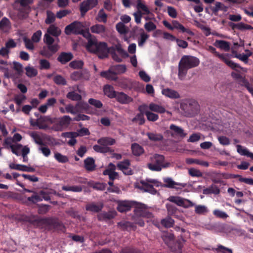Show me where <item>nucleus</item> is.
Wrapping results in <instances>:
<instances>
[{
    "instance_id": "obj_47",
    "label": "nucleus",
    "mask_w": 253,
    "mask_h": 253,
    "mask_svg": "<svg viewBox=\"0 0 253 253\" xmlns=\"http://www.w3.org/2000/svg\"><path fill=\"white\" fill-rule=\"evenodd\" d=\"M25 70L26 75L30 78L36 77L38 74L37 70L33 67L27 66L25 68Z\"/></svg>"
},
{
    "instance_id": "obj_25",
    "label": "nucleus",
    "mask_w": 253,
    "mask_h": 253,
    "mask_svg": "<svg viewBox=\"0 0 253 253\" xmlns=\"http://www.w3.org/2000/svg\"><path fill=\"white\" fill-rule=\"evenodd\" d=\"M101 77L104 78L107 80L111 81H116L118 79L117 75L111 68L108 71H102L100 74Z\"/></svg>"
},
{
    "instance_id": "obj_28",
    "label": "nucleus",
    "mask_w": 253,
    "mask_h": 253,
    "mask_svg": "<svg viewBox=\"0 0 253 253\" xmlns=\"http://www.w3.org/2000/svg\"><path fill=\"white\" fill-rule=\"evenodd\" d=\"M162 92L165 96L172 99L180 98V95L177 91L170 88L164 89L163 90Z\"/></svg>"
},
{
    "instance_id": "obj_21",
    "label": "nucleus",
    "mask_w": 253,
    "mask_h": 253,
    "mask_svg": "<svg viewBox=\"0 0 253 253\" xmlns=\"http://www.w3.org/2000/svg\"><path fill=\"white\" fill-rule=\"evenodd\" d=\"M103 92L104 94L110 98H115L118 93L114 90L113 86L109 84H106L104 86Z\"/></svg>"
},
{
    "instance_id": "obj_61",
    "label": "nucleus",
    "mask_w": 253,
    "mask_h": 253,
    "mask_svg": "<svg viewBox=\"0 0 253 253\" xmlns=\"http://www.w3.org/2000/svg\"><path fill=\"white\" fill-rule=\"evenodd\" d=\"M118 226L123 230H127L128 228H133L134 224L130 222H120L118 223Z\"/></svg>"
},
{
    "instance_id": "obj_50",
    "label": "nucleus",
    "mask_w": 253,
    "mask_h": 253,
    "mask_svg": "<svg viewBox=\"0 0 253 253\" xmlns=\"http://www.w3.org/2000/svg\"><path fill=\"white\" fill-rule=\"evenodd\" d=\"M166 208L169 216L175 215L178 211L177 208L175 206L170 204H167Z\"/></svg>"
},
{
    "instance_id": "obj_59",
    "label": "nucleus",
    "mask_w": 253,
    "mask_h": 253,
    "mask_svg": "<svg viewBox=\"0 0 253 253\" xmlns=\"http://www.w3.org/2000/svg\"><path fill=\"white\" fill-rule=\"evenodd\" d=\"M149 38V35L144 32L141 33L140 39L138 41L139 46H142Z\"/></svg>"
},
{
    "instance_id": "obj_33",
    "label": "nucleus",
    "mask_w": 253,
    "mask_h": 253,
    "mask_svg": "<svg viewBox=\"0 0 253 253\" xmlns=\"http://www.w3.org/2000/svg\"><path fill=\"white\" fill-rule=\"evenodd\" d=\"M169 128L173 131L175 134L179 136L181 138H183L186 135V133L184 132V130L181 127L173 124L170 126Z\"/></svg>"
},
{
    "instance_id": "obj_54",
    "label": "nucleus",
    "mask_w": 253,
    "mask_h": 253,
    "mask_svg": "<svg viewBox=\"0 0 253 253\" xmlns=\"http://www.w3.org/2000/svg\"><path fill=\"white\" fill-rule=\"evenodd\" d=\"M154 159H155L154 163L158 166H161L162 168V165H163L165 161L164 156L162 155L156 154L154 156Z\"/></svg>"
},
{
    "instance_id": "obj_40",
    "label": "nucleus",
    "mask_w": 253,
    "mask_h": 253,
    "mask_svg": "<svg viewBox=\"0 0 253 253\" xmlns=\"http://www.w3.org/2000/svg\"><path fill=\"white\" fill-rule=\"evenodd\" d=\"M119 253H143L140 249L133 247H126L123 248Z\"/></svg>"
},
{
    "instance_id": "obj_45",
    "label": "nucleus",
    "mask_w": 253,
    "mask_h": 253,
    "mask_svg": "<svg viewBox=\"0 0 253 253\" xmlns=\"http://www.w3.org/2000/svg\"><path fill=\"white\" fill-rule=\"evenodd\" d=\"M174 222V220L169 215L161 220L162 225L167 228H169L173 226Z\"/></svg>"
},
{
    "instance_id": "obj_42",
    "label": "nucleus",
    "mask_w": 253,
    "mask_h": 253,
    "mask_svg": "<svg viewBox=\"0 0 253 253\" xmlns=\"http://www.w3.org/2000/svg\"><path fill=\"white\" fill-rule=\"evenodd\" d=\"M46 13V18L45 20V23L49 25L54 23L56 16L50 10H47Z\"/></svg>"
},
{
    "instance_id": "obj_29",
    "label": "nucleus",
    "mask_w": 253,
    "mask_h": 253,
    "mask_svg": "<svg viewBox=\"0 0 253 253\" xmlns=\"http://www.w3.org/2000/svg\"><path fill=\"white\" fill-rule=\"evenodd\" d=\"M87 184L88 186L97 190H104L107 187V184L105 183L95 182L91 180L87 182Z\"/></svg>"
},
{
    "instance_id": "obj_37",
    "label": "nucleus",
    "mask_w": 253,
    "mask_h": 253,
    "mask_svg": "<svg viewBox=\"0 0 253 253\" xmlns=\"http://www.w3.org/2000/svg\"><path fill=\"white\" fill-rule=\"evenodd\" d=\"M107 14L105 12L103 8L100 9L96 17V20L99 22L106 23L107 21Z\"/></svg>"
},
{
    "instance_id": "obj_6",
    "label": "nucleus",
    "mask_w": 253,
    "mask_h": 253,
    "mask_svg": "<svg viewBox=\"0 0 253 253\" xmlns=\"http://www.w3.org/2000/svg\"><path fill=\"white\" fill-rule=\"evenodd\" d=\"M132 204L133 207L134 208L133 216H142L147 218L153 217L152 213L147 210V206L146 205L134 201Z\"/></svg>"
},
{
    "instance_id": "obj_7",
    "label": "nucleus",
    "mask_w": 253,
    "mask_h": 253,
    "mask_svg": "<svg viewBox=\"0 0 253 253\" xmlns=\"http://www.w3.org/2000/svg\"><path fill=\"white\" fill-rule=\"evenodd\" d=\"M208 50L210 52L213 53L214 54V55L216 56H217L219 57L221 60H222L227 65H228L229 67H230L231 68H232L233 70H235L236 71H238L236 70V68H239L241 70L243 69V68H242L241 66H240L238 64L234 63L232 60H229L224 55L222 54H219L218 52H217L216 51V49L212 46H209L208 47Z\"/></svg>"
},
{
    "instance_id": "obj_39",
    "label": "nucleus",
    "mask_w": 253,
    "mask_h": 253,
    "mask_svg": "<svg viewBox=\"0 0 253 253\" xmlns=\"http://www.w3.org/2000/svg\"><path fill=\"white\" fill-rule=\"evenodd\" d=\"M228 7L220 2H216L215 6L211 7L212 12L216 15L219 10L226 11Z\"/></svg>"
},
{
    "instance_id": "obj_2",
    "label": "nucleus",
    "mask_w": 253,
    "mask_h": 253,
    "mask_svg": "<svg viewBox=\"0 0 253 253\" xmlns=\"http://www.w3.org/2000/svg\"><path fill=\"white\" fill-rule=\"evenodd\" d=\"M43 41L47 45L42 47L40 54L43 57L50 58L58 50L59 46L57 43H53L54 39L47 33L44 35Z\"/></svg>"
},
{
    "instance_id": "obj_15",
    "label": "nucleus",
    "mask_w": 253,
    "mask_h": 253,
    "mask_svg": "<svg viewBox=\"0 0 253 253\" xmlns=\"http://www.w3.org/2000/svg\"><path fill=\"white\" fill-rule=\"evenodd\" d=\"M134 201H118L117 210L120 212H125L130 210L133 207L132 203Z\"/></svg>"
},
{
    "instance_id": "obj_49",
    "label": "nucleus",
    "mask_w": 253,
    "mask_h": 253,
    "mask_svg": "<svg viewBox=\"0 0 253 253\" xmlns=\"http://www.w3.org/2000/svg\"><path fill=\"white\" fill-rule=\"evenodd\" d=\"M147 135L149 139L151 141H159L163 139V136L161 134L148 132Z\"/></svg>"
},
{
    "instance_id": "obj_44",
    "label": "nucleus",
    "mask_w": 253,
    "mask_h": 253,
    "mask_svg": "<svg viewBox=\"0 0 253 253\" xmlns=\"http://www.w3.org/2000/svg\"><path fill=\"white\" fill-rule=\"evenodd\" d=\"M53 81L55 84L58 85H65L67 84L66 79L60 75H55L53 78Z\"/></svg>"
},
{
    "instance_id": "obj_36",
    "label": "nucleus",
    "mask_w": 253,
    "mask_h": 253,
    "mask_svg": "<svg viewBox=\"0 0 253 253\" xmlns=\"http://www.w3.org/2000/svg\"><path fill=\"white\" fill-rule=\"evenodd\" d=\"M37 212L39 214H45L48 212L51 207L45 204H37Z\"/></svg>"
},
{
    "instance_id": "obj_4",
    "label": "nucleus",
    "mask_w": 253,
    "mask_h": 253,
    "mask_svg": "<svg viewBox=\"0 0 253 253\" xmlns=\"http://www.w3.org/2000/svg\"><path fill=\"white\" fill-rule=\"evenodd\" d=\"M40 225H43L48 231L64 232L65 230L62 222L57 218L53 217L41 218Z\"/></svg>"
},
{
    "instance_id": "obj_64",
    "label": "nucleus",
    "mask_w": 253,
    "mask_h": 253,
    "mask_svg": "<svg viewBox=\"0 0 253 253\" xmlns=\"http://www.w3.org/2000/svg\"><path fill=\"white\" fill-rule=\"evenodd\" d=\"M208 211L207 207L205 206L198 205L195 207V212L199 214L205 213Z\"/></svg>"
},
{
    "instance_id": "obj_38",
    "label": "nucleus",
    "mask_w": 253,
    "mask_h": 253,
    "mask_svg": "<svg viewBox=\"0 0 253 253\" xmlns=\"http://www.w3.org/2000/svg\"><path fill=\"white\" fill-rule=\"evenodd\" d=\"M105 30V27L101 24H95L90 27L91 32L95 34H102L104 33Z\"/></svg>"
},
{
    "instance_id": "obj_27",
    "label": "nucleus",
    "mask_w": 253,
    "mask_h": 253,
    "mask_svg": "<svg viewBox=\"0 0 253 253\" xmlns=\"http://www.w3.org/2000/svg\"><path fill=\"white\" fill-rule=\"evenodd\" d=\"M214 45L221 49H223L225 51L230 50V43L228 42L223 40H216Z\"/></svg>"
},
{
    "instance_id": "obj_8",
    "label": "nucleus",
    "mask_w": 253,
    "mask_h": 253,
    "mask_svg": "<svg viewBox=\"0 0 253 253\" xmlns=\"http://www.w3.org/2000/svg\"><path fill=\"white\" fill-rule=\"evenodd\" d=\"M83 25L81 22L74 21L67 25L65 28V33L67 35L71 34L79 35L83 32Z\"/></svg>"
},
{
    "instance_id": "obj_10",
    "label": "nucleus",
    "mask_w": 253,
    "mask_h": 253,
    "mask_svg": "<svg viewBox=\"0 0 253 253\" xmlns=\"http://www.w3.org/2000/svg\"><path fill=\"white\" fill-rule=\"evenodd\" d=\"M180 108L183 111H198L200 106L195 100L187 99L181 101Z\"/></svg>"
},
{
    "instance_id": "obj_35",
    "label": "nucleus",
    "mask_w": 253,
    "mask_h": 253,
    "mask_svg": "<svg viewBox=\"0 0 253 253\" xmlns=\"http://www.w3.org/2000/svg\"><path fill=\"white\" fill-rule=\"evenodd\" d=\"M97 143L102 146L112 145L115 143V140L110 137H102L97 140Z\"/></svg>"
},
{
    "instance_id": "obj_34",
    "label": "nucleus",
    "mask_w": 253,
    "mask_h": 253,
    "mask_svg": "<svg viewBox=\"0 0 253 253\" xmlns=\"http://www.w3.org/2000/svg\"><path fill=\"white\" fill-rule=\"evenodd\" d=\"M131 147L132 153L135 156H139L144 152L143 147L137 143L132 144Z\"/></svg>"
},
{
    "instance_id": "obj_32",
    "label": "nucleus",
    "mask_w": 253,
    "mask_h": 253,
    "mask_svg": "<svg viewBox=\"0 0 253 253\" xmlns=\"http://www.w3.org/2000/svg\"><path fill=\"white\" fill-rule=\"evenodd\" d=\"M220 189L217 186L212 184L209 188L204 189L203 193L205 195H209L212 193L217 195L220 193Z\"/></svg>"
},
{
    "instance_id": "obj_1",
    "label": "nucleus",
    "mask_w": 253,
    "mask_h": 253,
    "mask_svg": "<svg viewBox=\"0 0 253 253\" xmlns=\"http://www.w3.org/2000/svg\"><path fill=\"white\" fill-rule=\"evenodd\" d=\"M200 64L199 59L191 55H183L178 63V77L182 80L187 74L190 69L197 67Z\"/></svg>"
},
{
    "instance_id": "obj_17",
    "label": "nucleus",
    "mask_w": 253,
    "mask_h": 253,
    "mask_svg": "<svg viewBox=\"0 0 253 253\" xmlns=\"http://www.w3.org/2000/svg\"><path fill=\"white\" fill-rule=\"evenodd\" d=\"M117 101L122 104H128L132 102V98L123 92H118L115 98Z\"/></svg>"
},
{
    "instance_id": "obj_55",
    "label": "nucleus",
    "mask_w": 253,
    "mask_h": 253,
    "mask_svg": "<svg viewBox=\"0 0 253 253\" xmlns=\"http://www.w3.org/2000/svg\"><path fill=\"white\" fill-rule=\"evenodd\" d=\"M93 148L95 151L102 153H106L110 151V148L108 147H102L98 145H94Z\"/></svg>"
},
{
    "instance_id": "obj_46",
    "label": "nucleus",
    "mask_w": 253,
    "mask_h": 253,
    "mask_svg": "<svg viewBox=\"0 0 253 253\" xmlns=\"http://www.w3.org/2000/svg\"><path fill=\"white\" fill-rule=\"evenodd\" d=\"M72 121H73V118H70L68 116H64L60 119L58 124L61 127H66L70 124Z\"/></svg>"
},
{
    "instance_id": "obj_24",
    "label": "nucleus",
    "mask_w": 253,
    "mask_h": 253,
    "mask_svg": "<svg viewBox=\"0 0 253 253\" xmlns=\"http://www.w3.org/2000/svg\"><path fill=\"white\" fill-rule=\"evenodd\" d=\"M84 165L85 169L89 171H92L95 169L96 165L95 161L92 157H88L84 160Z\"/></svg>"
},
{
    "instance_id": "obj_30",
    "label": "nucleus",
    "mask_w": 253,
    "mask_h": 253,
    "mask_svg": "<svg viewBox=\"0 0 253 253\" xmlns=\"http://www.w3.org/2000/svg\"><path fill=\"white\" fill-rule=\"evenodd\" d=\"M60 29L55 25L52 24L47 29V33L50 35L57 37L61 34Z\"/></svg>"
},
{
    "instance_id": "obj_12",
    "label": "nucleus",
    "mask_w": 253,
    "mask_h": 253,
    "mask_svg": "<svg viewBox=\"0 0 253 253\" xmlns=\"http://www.w3.org/2000/svg\"><path fill=\"white\" fill-rule=\"evenodd\" d=\"M165 183L162 185V187L181 190L182 188L185 187L186 183L176 182L173 180L171 177H165L163 179Z\"/></svg>"
},
{
    "instance_id": "obj_3",
    "label": "nucleus",
    "mask_w": 253,
    "mask_h": 253,
    "mask_svg": "<svg viewBox=\"0 0 253 253\" xmlns=\"http://www.w3.org/2000/svg\"><path fill=\"white\" fill-rule=\"evenodd\" d=\"M86 48L90 52L97 54L100 59L108 57V45L105 42H98L96 39L93 42L90 41L86 45Z\"/></svg>"
},
{
    "instance_id": "obj_26",
    "label": "nucleus",
    "mask_w": 253,
    "mask_h": 253,
    "mask_svg": "<svg viewBox=\"0 0 253 253\" xmlns=\"http://www.w3.org/2000/svg\"><path fill=\"white\" fill-rule=\"evenodd\" d=\"M162 239L164 243L169 247V245L173 242L174 239L173 234L171 232H165L162 235Z\"/></svg>"
},
{
    "instance_id": "obj_14",
    "label": "nucleus",
    "mask_w": 253,
    "mask_h": 253,
    "mask_svg": "<svg viewBox=\"0 0 253 253\" xmlns=\"http://www.w3.org/2000/svg\"><path fill=\"white\" fill-rule=\"evenodd\" d=\"M185 240L182 235L178 236L176 240L175 239L168 247L172 252L181 253Z\"/></svg>"
},
{
    "instance_id": "obj_56",
    "label": "nucleus",
    "mask_w": 253,
    "mask_h": 253,
    "mask_svg": "<svg viewBox=\"0 0 253 253\" xmlns=\"http://www.w3.org/2000/svg\"><path fill=\"white\" fill-rule=\"evenodd\" d=\"M81 35H82L87 40V45L89 44L90 41L93 42L96 40V38L94 36H92L88 31H84L83 30V32Z\"/></svg>"
},
{
    "instance_id": "obj_16",
    "label": "nucleus",
    "mask_w": 253,
    "mask_h": 253,
    "mask_svg": "<svg viewBox=\"0 0 253 253\" xmlns=\"http://www.w3.org/2000/svg\"><path fill=\"white\" fill-rule=\"evenodd\" d=\"M130 163L129 160L126 159L122 162H120L117 164L118 168L122 170L123 172L127 175L133 174L132 170L129 168Z\"/></svg>"
},
{
    "instance_id": "obj_58",
    "label": "nucleus",
    "mask_w": 253,
    "mask_h": 253,
    "mask_svg": "<svg viewBox=\"0 0 253 253\" xmlns=\"http://www.w3.org/2000/svg\"><path fill=\"white\" fill-rule=\"evenodd\" d=\"M144 114L146 115L148 120L149 121L154 122L158 119V115L152 112H144Z\"/></svg>"
},
{
    "instance_id": "obj_51",
    "label": "nucleus",
    "mask_w": 253,
    "mask_h": 253,
    "mask_svg": "<svg viewBox=\"0 0 253 253\" xmlns=\"http://www.w3.org/2000/svg\"><path fill=\"white\" fill-rule=\"evenodd\" d=\"M54 157L59 163H65L69 161L68 158L67 156L63 155L58 152L55 153Z\"/></svg>"
},
{
    "instance_id": "obj_20",
    "label": "nucleus",
    "mask_w": 253,
    "mask_h": 253,
    "mask_svg": "<svg viewBox=\"0 0 253 253\" xmlns=\"http://www.w3.org/2000/svg\"><path fill=\"white\" fill-rule=\"evenodd\" d=\"M41 218L35 215L32 216H23L21 217V220L27 222H29L31 224L35 226H40L41 223Z\"/></svg>"
},
{
    "instance_id": "obj_60",
    "label": "nucleus",
    "mask_w": 253,
    "mask_h": 253,
    "mask_svg": "<svg viewBox=\"0 0 253 253\" xmlns=\"http://www.w3.org/2000/svg\"><path fill=\"white\" fill-rule=\"evenodd\" d=\"M232 53L234 54L235 57L240 59L245 63H248V56L245 54H238L236 51H232Z\"/></svg>"
},
{
    "instance_id": "obj_62",
    "label": "nucleus",
    "mask_w": 253,
    "mask_h": 253,
    "mask_svg": "<svg viewBox=\"0 0 253 253\" xmlns=\"http://www.w3.org/2000/svg\"><path fill=\"white\" fill-rule=\"evenodd\" d=\"M22 147L23 146L21 144H17L16 145L10 146V149L12 152L17 156H19L20 155L19 150H20Z\"/></svg>"
},
{
    "instance_id": "obj_23",
    "label": "nucleus",
    "mask_w": 253,
    "mask_h": 253,
    "mask_svg": "<svg viewBox=\"0 0 253 253\" xmlns=\"http://www.w3.org/2000/svg\"><path fill=\"white\" fill-rule=\"evenodd\" d=\"M172 24L174 29L179 30L182 33H186L190 36H193L194 33L189 29L185 28L181 23L177 20H173Z\"/></svg>"
},
{
    "instance_id": "obj_19",
    "label": "nucleus",
    "mask_w": 253,
    "mask_h": 253,
    "mask_svg": "<svg viewBox=\"0 0 253 253\" xmlns=\"http://www.w3.org/2000/svg\"><path fill=\"white\" fill-rule=\"evenodd\" d=\"M9 167L11 169L21 170L23 171L35 172L36 170L33 167H28L25 165L20 164H15L14 163L10 164Z\"/></svg>"
},
{
    "instance_id": "obj_57",
    "label": "nucleus",
    "mask_w": 253,
    "mask_h": 253,
    "mask_svg": "<svg viewBox=\"0 0 253 253\" xmlns=\"http://www.w3.org/2000/svg\"><path fill=\"white\" fill-rule=\"evenodd\" d=\"M40 68L41 70H47L50 67V64L49 62L46 59H41L39 62Z\"/></svg>"
},
{
    "instance_id": "obj_43",
    "label": "nucleus",
    "mask_w": 253,
    "mask_h": 253,
    "mask_svg": "<svg viewBox=\"0 0 253 253\" xmlns=\"http://www.w3.org/2000/svg\"><path fill=\"white\" fill-rule=\"evenodd\" d=\"M144 112H140L131 121L134 123H138L139 125H142L145 123V119L144 118Z\"/></svg>"
},
{
    "instance_id": "obj_18",
    "label": "nucleus",
    "mask_w": 253,
    "mask_h": 253,
    "mask_svg": "<svg viewBox=\"0 0 253 253\" xmlns=\"http://www.w3.org/2000/svg\"><path fill=\"white\" fill-rule=\"evenodd\" d=\"M74 56L71 52H62L58 56L57 60L62 64H65L70 61Z\"/></svg>"
},
{
    "instance_id": "obj_53",
    "label": "nucleus",
    "mask_w": 253,
    "mask_h": 253,
    "mask_svg": "<svg viewBox=\"0 0 253 253\" xmlns=\"http://www.w3.org/2000/svg\"><path fill=\"white\" fill-rule=\"evenodd\" d=\"M83 66L84 62L81 60H74L69 64V66L73 69H81Z\"/></svg>"
},
{
    "instance_id": "obj_63",
    "label": "nucleus",
    "mask_w": 253,
    "mask_h": 253,
    "mask_svg": "<svg viewBox=\"0 0 253 253\" xmlns=\"http://www.w3.org/2000/svg\"><path fill=\"white\" fill-rule=\"evenodd\" d=\"M13 64L14 70L17 72L18 74L21 75L23 71L22 65L21 63L16 61H14L13 62Z\"/></svg>"
},
{
    "instance_id": "obj_9",
    "label": "nucleus",
    "mask_w": 253,
    "mask_h": 253,
    "mask_svg": "<svg viewBox=\"0 0 253 253\" xmlns=\"http://www.w3.org/2000/svg\"><path fill=\"white\" fill-rule=\"evenodd\" d=\"M167 200L174 203L178 206L182 207L184 208L193 207L195 205L192 202L188 199L176 196H169L167 199Z\"/></svg>"
},
{
    "instance_id": "obj_48",
    "label": "nucleus",
    "mask_w": 253,
    "mask_h": 253,
    "mask_svg": "<svg viewBox=\"0 0 253 253\" xmlns=\"http://www.w3.org/2000/svg\"><path fill=\"white\" fill-rule=\"evenodd\" d=\"M66 97L67 98L73 101H80L82 99L81 95L75 92L74 91L69 92Z\"/></svg>"
},
{
    "instance_id": "obj_13",
    "label": "nucleus",
    "mask_w": 253,
    "mask_h": 253,
    "mask_svg": "<svg viewBox=\"0 0 253 253\" xmlns=\"http://www.w3.org/2000/svg\"><path fill=\"white\" fill-rule=\"evenodd\" d=\"M71 79L74 81L79 80L87 81L89 79L90 74L86 70L75 71L70 75Z\"/></svg>"
},
{
    "instance_id": "obj_11",
    "label": "nucleus",
    "mask_w": 253,
    "mask_h": 253,
    "mask_svg": "<svg viewBox=\"0 0 253 253\" xmlns=\"http://www.w3.org/2000/svg\"><path fill=\"white\" fill-rule=\"evenodd\" d=\"M98 3L97 0H84L82 1L79 7L81 16L84 17L87 11L96 7Z\"/></svg>"
},
{
    "instance_id": "obj_41",
    "label": "nucleus",
    "mask_w": 253,
    "mask_h": 253,
    "mask_svg": "<svg viewBox=\"0 0 253 253\" xmlns=\"http://www.w3.org/2000/svg\"><path fill=\"white\" fill-rule=\"evenodd\" d=\"M111 68V69L114 71L116 75L117 74L124 73L126 70V66L123 64L113 66Z\"/></svg>"
},
{
    "instance_id": "obj_31",
    "label": "nucleus",
    "mask_w": 253,
    "mask_h": 253,
    "mask_svg": "<svg viewBox=\"0 0 253 253\" xmlns=\"http://www.w3.org/2000/svg\"><path fill=\"white\" fill-rule=\"evenodd\" d=\"M103 207V205H96L92 203L88 204L86 206L85 209L87 211H92L93 212H99L100 211Z\"/></svg>"
},
{
    "instance_id": "obj_5",
    "label": "nucleus",
    "mask_w": 253,
    "mask_h": 253,
    "mask_svg": "<svg viewBox=\"0 0 253 253\" xmlns=\"http://www.w3.org/2000/svg\"><path fill=\"white\" fill-rule=\"evenodd\" d=\"M108 54L110 53L112 59L117 62H122L123 60L121 57H119L116 53L117 51L119 55L122 58H126L128 57L129 55L126 51H125L122 47L121 44L118 43L116 44L115 46H112L110 47H108Z\"/></svg>"
},
{
    "instance_id": "obj_52",
    "label": "nucleus",
    "mask_w": 253,
    "mask_h": 253,
    "mask_svg": "<svg viewBox=\"0 0 253 253\" xmlns=\"http://www.w3.org/2000/svg\"><path fill=\"white\" fill-rule=\"evenodd\" d=\"M195 25L200 28L201 30L205 32V35L208 36L211 34V29L210 28L205 26V25L201 24L198 21L195 20Z\"/></svg>"
},
{
    "instance_id": "obj_22",
    "label": "nucleus",
    "mask_w": 253,
    "mask_h": 253,
    "mask_svg": "<svg viewBox=\"0 0 253 253\" xmlns=\"http://www.w3.org/2000/svg\"><path fill=\"white\" fill-rule=\"evenodd\" d=\"M117 214L116 211H109L108 212H103L98 215L99 220H110L114 218Z\"/></svg>"
}]
</instances>
